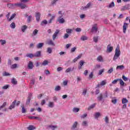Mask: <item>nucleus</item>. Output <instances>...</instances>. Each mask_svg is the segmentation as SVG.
<instances>
[{
    "label": "nucleus",
    "instance_id": "obj_1",
    "mask_svg": "<svg viewBox=\"0 0 130 130\" xmlns=\"http://www.w3.org/2000/svg\"><path fill=\"white\" fill-rule=\"evenodd\" d=\"M91 6H92V3H89L85 6L82 7L81 10L82 11H86L87 9H90V7H91Z\"/></svg>",
    "mask_w": 130,
    "mask_h": 130
},
{
    "label": "nucleus",
    "instance_id": "obj_2",
    "mask_svg": "<svg viewBox=\"0 0 130 130\" xmlns=\"http://www.w3.org/2000/svg\"><path fill=\"white\" fill-rule=\"evenodd\" d=\"M97 31H98V27H97V24H95L92 26L91 32L92 33H97Z\"/></svg>",
    "mask_w": 130,
    "mask_h": 130
},
{
    "label": "nucleus",
    "instance_id": "obj_3",
    "mask_svg": "<svg viewBox=\"0 0 130 130\" xmlns=\"http://www.w3.org/2000/svg\"><path fill=\"white\" fill-rule=\"evenodd\" d=\"M7 7L10 9H15L16 7H18V4H8Z\"/></svg>",
    "mask_w": 130,
    "mask_h": 130
},
{
    "label": "nucleus",
    "instance_id": "obj_4",
    "mask_svg": "<svg viewBox=\"0 0 130 130\" xmlns=\"http://www.w3.org/2000/svg\"><path fill=\"white\" fill-rule=\"evenodd\" d=\"M57 22L59 23V24H63L66 21L64 19L62 18V16H59L57 19Z\"/></svg>",
    "mask_w": 130,
    "mask_h": 130
},
{
    "label": "nucleus",
    "instance_id": "obj_5",
    "mask_svg": "<svg viewBox=\"0 0 130 130\" xmlns=\"http://www.w3.org/2000/svg\"><path fill=\"white\" fill-rule=\"evenodd\" d=\"M33 62L32 61H29L27 64V68L28 70H33Z\"/></svg>",
    "mask_w": 130,
    "mask_h": 130
},
{
    "label": "nucleus",
    "instance_id": "obj_6",
    "mask_svg": "<svg viewBox=\"0 0 130 130\" xmlns=\"http://www.w3.org/2000/svg\"><path fill=\"white\" fill-rule=\"evenodd\" d=\"M58 34H59V30L56 29L55 33L53 35V40H55V38H56Z\"/></svg>",
    "mask_w": 130,
    "mask_h": 130
},
{
    "label": "nucleus",
    "instance_id": "obj_7",
    "mask_svg": "<svg viewBox=\"0 0 130 130\" xmlns=\"http://www.w3.org/2000/svg\"><path fill=\"white\" fill-rule=\"evenodd\" d=\"M41 56V51H38L34 54V57H40Z\"/></svg>",
    "mask_w": 130,
    "mask_h": 130
},
{
    "label": "nucleus",
    "instance_id": "obj_8",
    "mask_svg": "<svg viewBox=\"0 0 130 130\" xmlns=\"http://www.w3.org/2000/svg\"><path fill=\"white\" fill-rule=\"evenodd\" d=\"M115 55H118L119 56H120V50H119V46H117L115 49Z\"/></svg>",
    "mask_w": 130,
    "mask_h": 130
},
{
    "label": "nucleus",
    "instance_id": "obj_9",
    "mask_svg": "<svg viewBox=\"0 0 130 130\" xmlns=\"http://www.w3.org/2000/svg\"><path fill=\"white\" fill-rule=\"evenodd\" d=\"M75 66H73L72 68H68L66 70V73H70V72H73L75 71Z\"/></svg>",
    "mask_w": 130,
    "mask_h": 130
},
{
    "label": "nucleus",
    "instance_id": "obj_10",
    "mask_svg": "<svg viewBox=\"0 0 130 130\" xmlns=\"http://www.w3.org/2000/svg\"><path fill=\"white\" fill-rule=\"evenodd\" d=\"M17 102V101L15 100L13 102L11 105L9 107V109H10L12 110V109H13V108H15V106H16V103Z\"/></svg>",
    "mask_w": 130,
    "mask_h": 130
},
{
    "label": "nucleus",
    "instance_id": "obj_11",
    "mask_svg": "<svg viewBox=\"0 0 130 130\" xmlns=\"http://www.w3.org/2000/svg\"><path fill=\"white\" fill-rule=\"evenodd\" d=\"M96 60L98 61H99V62H104V59H103V57H102V56L101 55L97 57Z\"/></svg>",
    "mask_w": 130,
    "mask_h": 130
},
{
    "label": "nucleus",
    "instance_id": "obj_12",
    "mask_svg": "<svg viewBox=\"0 0 130 130\" xmlns=\"http://www.w3.org/2000/svg\"><path fill=\"white\" fill-rule=\"evenodd\" d=\"M17 7H20L21 9H25V8H27V6L23 3H18Z\"/></svg>",
    "mask_w": 130,
    "mask_h": 130
},
{
    "label": "nucleus",
    "instance_id": "obj_13",
    "mask_svg": "<svg viewBox=\"0 0 130 130\" xmlns=\"http://www.w3.org/2000/svg\"><path fill=\"white\" fill-rule=\"evenodd\" d=\"M110 44L108 45L107 47V51L108 52H111L112 51V50H113V47H111L110 46Z\"/></svg>",
    "mask_w": 130,
    "mask_h": 130
},
{
    "label": "nucleus",
    "instance_id": "obj_14",
    "mask_svg": "<svg viewBox=\"0 0 130 130\" xmlns=\"http://www.w3.org/2000/svg\"><path fill=\"white\" fill-rule=\"evenodd\" d=\"M94 116L95 119H98V118L101 116V113H100V112H96L94 113Z\"/></svg>",
    "mask_w": 130,
    "mask_h": 130
},
{
    "label": "nucleus",
    "instance_id": "obj_15",
    "mask_svg": "<svg viewBox=\"0 0 130 130\" xmlns=\"http://www.w3.org/2000/svg\"><path fill=\"white\" fill-rule=\"evenodd\" d=\"M126 28H127V23H124L123 25V32L124 34H125V32L126 31Z\"/></svg>",
    "mask_w": 130,
    "mask_h": 130
},
{
    "label": "nucleus",
    "instance_id": "obj_16",
    "mask_svg": "<svg viewBox=\"0 0 130 130\" xmlns=\"http://www.w3.org/2000/svg\"><path fill=\"white\" fill-rule=\"evenodd\" d=\"M48 106L50 108H53V107H54V103L52 102H49L48 104Z\"/></svg>",
    "mask_w": 130,
    "mask_h": 130
},
{
    "label": "nucleus",
    "instance_id": "obj_17",
    "mask_svg": "<svg viewBox=\"0 0 130 130\" xmlns=\"http://www.w3.org/2000/svg\"><path fill=\"white\" fill-rule=\"evenodd\" d=\"M36 19L38 22H39V20H40V13L39 12L36 13Z\"/></svg>",
    "mask_w": 130,
    "mask_h": 130
},
{
    "label": "nucleus",
    "instance_id": "obj_18",
    "mask_svg": "<svg viewBox=\"0 0 130 130\" xmlns=\"http://www.w3.org/2000/svg\"><path fill=\"white\" fill-rule=\"evenodd\" d=\"M95 106H96V104H93L90 106H89L88 107V108H87V110H88L89 111H90V110H91V109H93L94 108Z\"/></svg>",
    "mask_w": 130,
    "mask_h": 130
},
{
    "label": "nucleus",
    "instance_id": "obj_19",
    "mask_svg": "<svg viewBox=\"0 0 130 130\" xmlns=\"http://www.w3.org/2000/svg\"><path fill=\"white\" fill-rule=\"evenodd\" d=\"M43 45H44V43H40L37 45V48L40 49L43 47Z\"/></svg>",
    "mask_w": 130,
    "mask_h": 130
},
{
    "label": "nucleus",
    "instance_id": "obj_20",
    "mask_svg": "<svg viewBox=\"0 0 130 130\" xmlns=\"http://www.w3.org/2000/svg\"><path fill=\"white\" fill-rule=\"evenodd\" d=\"M25 56L26 57H29V58H33V57H34V54L27 53L26 54Z\"/></svg>",
    "mask_w": 130,
    "mask_h": 130
},
{
    "label": "nucleus",
    "instance_id": "obj_21",
    "mask_svg": "<svg viewBox=\"0 0 130 130\" xmlns=\"http://www.w3.org/2000/svg\"><path fill=\"white\" fill-rule=\"evenodd\" d=\"M60 90H61V87H60V86L57 85V86H55V89H54V90H55L56 92H57V91H60Z\"/></svg>",
    "mask_w": 130,
    "mask_h": 130
},
{
    "label": "nucleus",
    "instance_id": "obj_22",
    "mask_svg": "<svg viewBox=\"0 0 130 130\" xmlns=\"http://www.w3.org/2000/svg\"><path fill=\"white\" fill-rule=\"evenodd\" d=\"M115 4H114V2H112L111 4H109L108 6H107V8L109 9H111V8H114L115 7Z\"/></svg>",
    "mask_w": 130,
    "mask_h": 130
},
{
    "label": "nucleus",
    "instance_id": "obj_23",
    "mask_svg": "<svg viewBox=\"0 0 130 130\" xmlns=\"http://www.w3.org/2000/svg\"><path fill=\"white\" fill-rule=\"evenodd\" d=\"M47 44H48V45H52V46H55V44H54V43H53V41H52V40H50L48 43Z\"/></svg>",
    "mask_w": 130,
    "mask_h": 130
},
{
    "label": "nucleus",
    "instance_id": "obj_24",
    "mask_svg": "<svg viewBox=\"0 0 130 130\" xmlns=\"http://www.w3.org/2000/svg\"><path fill=\"white\" fill-rule=\"evenodd\" d=\"M124 66H123V65L118 66L116 67V70H124Z\"/></svg>",
    "mask_w": 130,
    "mask_h": 130
},
{
    "label": "nucleus",
    "instance_id": "obj_25",
    "mask_svg": "<svg viewBox=\"0 0 130 130\" xmlns=\"http://www.w3.org/2000/svg\"><path fill=\"white\" fill-rule=\"evenodd\" d=\"M78 125V122L77 121H75L73 126L71 128V129H75V128H76V127H77V126Z\"/></svg>",
    "mask_w": 130,
    "mask_h": 130
},
{
    "label": "nucleus",
    "instance_id": "obj_26",
    "mask_svg": "<svg viewBox=\"0 0 130 130\" xmlns=\"http://www.w3.org/2000/svg\"><path fill=\"white\" fill-rule=\"evenodd\" d=\"M81 57H82V55H78L77 57H76L73 59V62H76V61H77L78 59H80V58H81Z\"/></svg>",
    "mask_w": 130,
    "mask_h": 130
},
{
    "label": "nucleus",
    "instance_id": "obj_27",
    "mask_svg": "<svg viewBox=\"0 0 130 130\" xmlns=\"http://www.w3.org/2000/svg\"><path fill=\"white\" fill-rule=\"evenodd\" d=\"M38 34V30L36 29H35L33 32H32V36H36V35H37Z\"/></svg>",
    "mask_w": 130,
    "mask_h": 130
},
{
    "label": "nucleus",
    "instance_id": "obj_28",
    "mask_svg": "<svg viewBox=\"0 0 130 130\" xmlns=\"http://www.w3.org/2000/svg\"><path fill=\"white\" fill-rule=\"evenodd\" d=\"M16 13L13 14L11 15V16L10 17V18L8 19V21H9V22H11V20H13V19H14V18H15V17H16Z\"/></svg>",
    "mask_w": 130,
    "mask_h": 130
},
{
    "label": "nucleus",
    "instance_id": "obj_29",
    "mask_svg": "<svg viewBox=\"0 0 130 130\" xmlns=\"http://www.w3.org/2000/svg\"><path fill=\"white\" fill-rule=\"evenodd\" d=\"M48 127H50L52 130H55V128H57V126L56 125H48Z\"/></svg>",
    "mask_w": 130,
    "mask_h": 130
},
{
    "label": "nucleus",
    "instance_id": "obj_30",
    "mask_svg": "<svg viewBox=\"0 0 130 130\" xmlns=\"http://www.w3.org/2000/svg\"><path fill=\"white\" fill-rule=\"evenodd\" d=\"M72 32H73V29H72L71 28H68L66 29V32L68 34L71 35L72 34Z\"/></svg>",
    "mask_w": 130,
    "mask_h": 130
},
{
    "label": "nucleus",
    "instance_id": "obj_31",
    "mask_svg": "<svg viewBox=\"0 0 130 130\" xmlns=\"http://www.w3.org/2000/svg\"><path fill=\"white\" fill-rule=\"evenodd\" d=\"M27 28H28V26H27V25H24L21 27V30L22 31V32H25Z\"/></svg>",
    "mask_w": 130,
    "mask_h": 130
},
{
    "label": "nucleus",
    "instance_id": "obj_32",
    "mask_svg": "<svg viewBox=\"0 0 130 130\" xmlns=\"http://www.w3.org/2000/svg\"><path fill=\"white\" fill-rule=\"evenodd\" d=\"M80 39L82 40V41H85V40H88V37L85 36H82Z\"/></svg>",
    "mask_w": 130,
    "mask_h": 130
},
{
    "label": "nucleus",
    "instance_id": "obj_33",
    "mask_svg": "<svg viewBox=\"0 0 130 130\" xmlns=\"http://www.w3.org/2000/svg\"><path fill=\"white\" fill-rule=\"evenodd\" d=\"M128 102V101L126 99L124 98L122 100V104H126Z\"/></svg>",
    "mask_w": 130,
    "mask_h": 130
},
{
    "label": "nucleus",
    "instance_id": "obj_34",
    "mask_svg": "<svg viewBox=\"0 0 130 130\" xmlns=\"http://www.w3.org/2000/svg\"><path fill=\"white\" fill-rule=\"evenodd\" d=\"M11 82L13 84V85H17V83H18L17 80H16L15 78L12 79Z\"/></svg>",
    "mask_w": 130,
    "mask_h": 130
},
{
    "label": "nucleus",
    "instance_id": "obj_35",
    "mask_svg": "<svg viewBox=\"0 0 130 130\" xmlns=\"http://www.w3.org/2000/svg\"><path fill=\"white\" fill-rule=\"evenodd\" d=\"M27 129L28 130H33L35 129V127L32 125H29L28 127H27Z\"/></svg>",
    "mask_w": 130,
    "mask_h": 130
},
{
    "label": "nucleus",
    "instance_id": "obj_36",
    "mask_svg": "<svg viewBox=\"0 0 130 130\" xmlns=\"http://www.w3.org/2000/svg\"><path fill=\"white\" fill-rule=\"evenodd\" d=\"M80 111V109L78 108H74L73 109V112L77 113V112H79Z\"/></svg>",
    "mask_w": 130,
    "mask_h": 130
},
{
    "label": "nucleus",
    "instance_id": "obj_37",
    "mask_svg": "<svg viewBox=\"0 0 130 130\" xmlns=\"http://www.w3.org/2000/svg\"><path fill=\"white\" fill-rule=\"evenodd\" d=\"M21 112L22 113H26V109L24 107V105L21 106Z\"/></svg>",
    "mask_w": 130,
    "mask_h": 130
},
{
    "label": "nucleus",
    "instance_id": "obj_38",
    "mask_svg": "<svg viewBox=\"0 0 130 130\" xmlns=\"http://www.w3.org/2000/svg\"><path fill=\"white\" fill-rule=\"evenodd\" d=\"M119 81L120 82V85L123 87V86H124V82H123V80L121 79H119Z\"/></svg>",
    "mask_w": 130,
    "mask_h": 130
},
{
    "label": "nucleus",
    "instance_id": "obj_39",
    "mask_svg": "<svg viewBox=\"0 0 130 130\" xmlns=\"http://www.w3.org/2000/svg\"><path fill=\"white\" fill-rule=\"evenodd\" d=\"M10 27L11 28H12V29H15V28H16V24L15 23V22H12L10 24Z\"/></svg>",
    "mask_w": 130,
    "mask_h": 130
},
{
    "label": "nucleus",
    "instance_id": "obj_40",
    "mask_svg": "<svg viewBox=\"0 0 130 130\" xmlns=\"http://www.w3.org/2000/svg\"><path fill=\"white\" fill-rule=\"evenodd\" d=\"M47 52H48V53H52V49L50 47H48L47 48Z\"/></svg>",
    "mask_w": 130,
    "mask_h": 130
},
{
    "label": "nucleus",
    "instance_id": "obj_41",
    "mask_svg": "<svg viewBox=\"0 0 130 130\" xmlns=\"http://www.w3.org/2000/svg\"><path fill=\"white\" fill-rule=\"evenodd\" d=\"M104 69H101L100 70H99V76H101V75H102V74H103V73H104Z\"/></svg>",
    "mask_w": 130,
    "mask_h": 130
},
{
    "label": "nucleus",
    "instance_id": "obj_42",
    "mask_svg": "<svg viewBox=\"0 0 130 130\" xmlns=\"http://www.w3.org/2000/svg\"><path fill=\"white\" fill-rule=\"evenodd\" d=\"M48 23V22L46 20H43L42 23H41V26H43V25H47Z\"/></svg>",
    "mask_w": 130,
    "mask_h": 130
},
{
    "label": "nucleus",
    "instance_id": "obj_43",
    "mask_svg": "<svg viewBox=\"0 0 130 130\" xmlns=\"http://www.w3.org/2000/svg\"><path fill=\"white\" fill-rule=\"evenodd\" d=\"M0 42L1 43V45H5V44H6V43H7V41H6V40H1Z\"/></svg>",
    "mask_w": 130,
    "mask_h": 130
},
{
    "label": "nucleus",
    "instance_id": "obj_44",
    "mask_svg": "<svg viewBox=\"0 0 130 130\" xmlns=\"http://www.w3.org/2000/svg\"><path fill=\"white\" fill-rule=\"evenodd\" d=\"M98 38H99L98 36L93 37V39L94 42H95V43H97V42H98Z\"/></svg>",
    "mask_w": 130,
    "mask_h": 130
},
{
    "label": "nucleus",
    "instance_id": "obj_45",
    "mask_svg": "<svg viewBox=\"0 0 130 130\" xmlns=\"http://www.w3.org/2000/svg\"><path fill=\"white\" fill-rule=\"evenodd\" d=\"M100 85L101 86H104V85H106V80H103L100 83Z\"/></svg>",
    "mask_w": 130,
    "mask_h": 130
},
{
    "label": "nucleus",
    "instance_id": "obj_46",
    "mask_svg": "<svg viewBox=\"0 0 130 130\" xmlns=\"http://www.w3.org/2000/svg\"><path fill=\"white\" fill-rule=\"evenodd\" d=\"M42 66H47V64H48V61H47V60H44V61L43 62V63H42Z\"/></svg>",
    "mask_w": 130,
    "mask_h": 130
},
{
    "label": "nucleus",
    "instance_id": "obj_47",
    "mask_svg": "<svg viewBox=\"0 0 130 130\" xmlns=\"http://www.w3.org/2000/svg\"><path fill=\"white\" fill-rule=\"evenodd\" d=\"M118 81H119V79H115L112 82V84H113V85H115V84H117Z\"/></svg>",
    "mask_w": 130,
    "mask_h": 130
},
{
    "label": "nucleus",
    "instance_id": "obj_48",
    "mask_svg": "<svg viewBox=\"0 0 130 130\" xmlns=\"http://www.w3.org/2000/svg\"><path fill=\"white\" fill-rule=\"evenodd\" d=\"M9 87H10V85L7 84L6 85L3 86L2 87V89H3L4 90H7V89H8Z\"/></svg>",
    "mask_w": 130,
    "mask_h": 130
},
{
    "label": "nucleus",
    "instance_id": "obj_49",
    "mask_svg": "<svg viewBox=\"0 0 130 130\" xmlns=\"http://www.w3.org/2000/svg\"><path fill=\"white\" fill-rule=\"evenodd\" d=\"M18 67V64H17V63L15 64H13L11 66V69H16L17 68V67Z\"/></svg>",
    "mask_w": 130,
    "mask_h": 130
},
{
    "label": "nucleus",
    "instance_id": "obj_50",
    "mask_svg": "<svg viewBox=\"0 0 130 130\" xmlns=\"http://www.w3.org/2000/svg\"><path fill=\"white\" fill-rule=\"evenodd\" d=\"M82 125H83V126H88V122H87V121H84L82 122Z\"/></svg>",
    "mask_w": 130,
    "mask_h": 130
},
{
    "label": "nucleus",
    "instance_id": "obj_51",
    "mask_svg": "<svg viewBox=\"0 0 130 130\" xmlns=\"http://www.w3.org/2000/svg\"><path fill=\"white\" fill-rule=\"evenodd\" d=\"M105 121L106 123H109V118H108V116L105 117Z\"/></svg>",
    "mask_w": 130,
    "mask_h": 130
},
{
    "label": "nucleus",
    "instance_id": "obj_52",
    "mask_svg": "<svg viewBox=\"0 0 130 130\" xmlns=\"http://www.w3.org/2000/svg\"><path fill=\"white\" fill-rule=\"evenodd\" d=\"M30 85H35V78H33L31 80Z\"/></svg>",
    "mask_w": 130,
    "mask_h": 130
},
{
    "label": "nucleus",
    "instance_id": "obj_53",
    "mask_svg": "<svg viewBox=\"0 0 130 130\" xmlns=\"http://www.w3.org/2000/svg\"><path fill=\"white\" fill-rule=\"evenodd\" d=\"M113 72V68H111V69H110L108 71L107 73H108V74H111V73H112Z\"/></svg>",
    "mask_w": 130,
    "mask_h": 130
},
{
    "label": "nucleus",
    "instance_id": "obj_54",
    "mask_svg": "<svg viewBox=\"0 0 130 130\" xmlns=\"http://www.w3.org/2000/svg\"><path fill=\"white\" fill-rule=\"evenodd\" d=\"M122 78L123 79V81H124L125 82H126V81L128 80V78L126 77L124 75H122Z\"/></svg>",
    "mask_w": 130,
    "mask_h": 130
},
{
    "label": "nucleus",
    "instance_id": "obj_55",
    "mask_svg": "<svg viewBox=\"0 0 130 130\" xmlns=\"http://www.w3.org/2000/svg\"><path fill=\"white\" fill-rule=\"evenodd\" d=\"M31 19H32V16L30 15L27 18V23L31 22Z\"/></svg>",
    "mask_w": 130,
    "mask_h": 130
},
{
    "label": "nucleus",
    "instance_id": "obj_56",
    "mask_svg": "<svg viewBox=\"0 0 130 130\" xmlns=\"http://www.w3.org/2000/svg\"><path fill=\"white\" fill-rule=\"evenodd\" d=\"M84 63H85V62H84L83 60L79 61V64L81 66V67H83V66H84Z\"/></svg>",
    "mask_w": 130,
    "mask_h": 130
},
{
    "label": "nucleus",
    "instance_id": "obj_57",
    "mask_svg": "<svg viewBox=\"0 0 130 130\" xmlns=\"http://www.w3.org/2000/svg\"><path fill=\"white\" fill-rule=\"evenodd\" d=\"M118 57H119V56L114 55V57L113 58V60H114V61L116 60V59H117Z\"/></svg>",
    "mask_w": 130,
    "mask_h": 130
},
{
    "label": "nucleus",
    "instance_id": "obj_58",
    "mask_svg": "<svg viewBox=\"0 0 130 130\" xmlns=\"http://www.w3.org/2000/svg\"><path fill=\"white\" fill-rule=\"evenodd\" d=\"M30 119H39V117L35 116L29 117Z\"/></svg>",
    "mask_w": 130,
    "mask_h": 130
},
{
    "label": "nucleus",
    "instance_id": "obj_59",
    "mask_svg": "<svg viewBox=\"0 0 130 130\" xmlns=\"http://www.w3.org/2000/svg\"><path fill=\"white\" fill-rule=\"evenodd\" d=\"M69 34H65L64 36H63V38L64 39H68V38H69Z\"/></svg>",
    "mask_w": 130,
    "mask_h": 130
},
{
    "label": "nucleus",
    "instance_id": "obj_60",
    "mask_svg": "<svg viewBox=\"0 0 130 130\" xmlns=\"http://www.w3.org/2000/svg\"><path fill=\"white\" fill-rule=\"evenodd\" d=\"M6 105H7V103H6V102L4 103L3 105L0 106V110H1V109H2V108H4V107H5V106H6Z\"/></svg>",
    "mask_w": 130,
    "mask_h": 130
},
{
    "label": "nucleus",
    "instance_id": "obj_61",
    "mask_svg": "<svg viewBox=\"0 0 130 130\" xmlns=\"http://www.w3.org/2000/svg\"><path fill=\"white\" fill-rule=\"evenodd\" d=\"M58 0H53L51 2V5H52V6H53L54 5H55V4H56V2H58Z\"/></svg>",
    "mask_w": 130,
    "mask_h": 130
},
{
    "label": "nucleus",
    "instance_id": "obj_62",
    "mask_svg": "<svg viewBox=\"0 0 130 130\" xmlns=\"http://www.w3.org/2000/svg\"><path fill=\"white\" fill-rule=\"evenodd\" d=\"M86 94H87V89H84L83 90V91L82 92V95H83L84 96H85V95H86Z\"/></svg>",
    "mask_w": 130,
    "mask_h": 130
},
{
    "label": "nucleus",
    "instance_id": "obj_63",
    "mask_svg": "<svg viewBox=\"0 0 130 130\" xmlns=\"http://www.w3.org/2000/svg\"><path fill=\"white\" fill-rule=\"evenodd\" d=\"M116 102H117V100L116 99L112 100V103H113V104H116Z\"/></svg>",
    "mask_w": 130,
    "mask_h": 130
},
{
    "label": "nucleus",
    "instance_id": "obj_64",
    "mask_svg": "<svg viewBox=\"0 0 130 130\" xmlns=\"http://www.w3.org/2000/svg\"><path fill=\"white\" fill-rule=\"evenodd\" d=\"M8 66H11L12 64V60H11V59H8Z\"/></svg>",
    "mask_w": 130,
    "mask_h": 130
}]
</instances>
